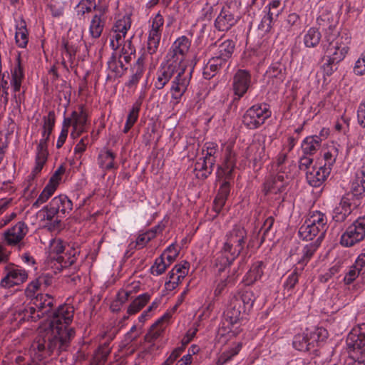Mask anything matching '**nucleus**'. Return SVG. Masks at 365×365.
Wrapping results in <instances>:
<instances>
[{
    "mask_svg": "<svg viewBox=\"0 0 365 365\" xmlns=\"http://www.w3.org/2000/svg\"><path fill=\"white\" fill-rule=\"evenodd\" d=\"M54 299L48 294H38L33 301L40 319L47 316L48 327L41 328L32 342L29 352L34 363L51 356L66 351L75 331L70 327L74 309L65 304L53 310Z\"/></svg>",
    "mask_w": 365,
    "mask_h": 365,
    "instance_id": "nucleus-1",
    "label": "nucleus"
},
{
    "mask_svg": "<svg viewBox=\"0 0 365 365\" xmlns=\"http://www.w3.org/2000/svg\"><path fill=\"white\" fill-rule=\"evenodd\" d=\"M326 62L322 66L324 76H330L337 70L338 64L346 57L349 47L343 37L336 35L327 36L323 43Z\"/></svg>",
    "mask_w": 365,
    "mask_h": 365,
    "instance_id": "nucleus-2",
    "label": "nucleus"
},
{
    "mask_svg": "<svg viewBox=\"0 0 365 365\" xmlns=\"http://www.w3.org/2000/svg\"><path fill=\"white\" fill-rule=\"evenodd\" d=\"M247 233L241 225H235L229 230L225 237L221 251L225 256L220 264L225 267L230 266L247 246Z\"/></svg>",
    "mask_w": 365,
    "mask_h": 365,
    "instance_id": "nucleus-3",
    "label": "nucleus"
},
{
    "mask_svg": "<svg viewBox=\"0 0 365 365\" xmlns=\"http://www.w3.org/2000/svg\"><path fill=\"white\" fill-rule=\"evenodd\" d=\"M328 337V331L323 327L307 329L296 334L292 341L294 349L299 351H315Z\"/></svg>",
    "mask_w": 365,
    "mask_h": 365,
    "instance_id": "nucleus-4",
    "label": "nucleus"
},
{
    "mask_svg": "<svg viewBox=\"0 0 365 365\" xmlns=\"http://www.w3.org/2000/svg\"><path fill=\"white\" fill-rule=\"evenodd\" d=\"M49 256L56 260L61 269L73 265L80 254L78 247L66 244L61 239H52L48 246Z\"/></svg>",
    "mask_w": 365,
    "mask_h": 365,
    "instance_id": "nucleus-5",
    "label": "nucleus"
},
{
    "mask_svg": "<svg viewBox=\"0 0 365 365\" xmlns=\"http://www.w3.org/2000/svg\"><path fill=\"white\" fill-rule=\"evenodd\" d=\"M73 209L72 201L65 195L53 197L43 209V219L52 222L53 228L58 227L59 217H65Z\"/></svg>",
    "mask_w": 365,
    "mask_h": 365,
    "instance_id": "nucleus-6",
    "label": "nucleus"
},
{
    "mask_svg": "<svg viewBox=\"0 0 365 365\" xmlns=\"http://www.w3.org/2000/svg\"><path fill=\"white\" fill-rule=\"evenodd\" d=\"M193 68L182 67L174 77L170 88V104L176 106L180 103L190 83Z\"/></svg>",
    "mask_w": 365,
    "mask_h": 365,
    "instance_id": "nucleus-7",
    "label": "nucleus"
},
{
    "mask_svg": "<svg viewBox=\"0 0 365 365\" xmlns=\"http://www.w3.org/2000/svg\"><path fill=\"white\" fill-rule=\"evenodd\" d=\"M272 115L269 106L258 103L248 108L242 116V123L248 129H257L263 125Z\"/></svg>",
    "mask_w": 365,
    "mask_h": 365,
    "instance_id": "nucleus-8",
    "label": "nucleus"
},
{
    "mask_svg": "<svg viewBox=\"0 0 365 365\" xmlns=\"http://www.w3.org/2000/svg\"><path fill=\"white\" fill-rule=\"evenodd\" d=\"M238 6L235 1L227 2L215 21V27L220 31H227L239 21Z\"/></svg>",
    "mask_w": 365,
    "mask_h": 365,
    "instance_id": "nucleus-9",
    "label": "nucleus"
},
{
    "mask_svg": "<svg viewBox=\"0 0 365 365\" xmlns=\"http://www.w3.org/2000/svg\"><path fill=\"white\" fill-rule=\"evenodd\" d=\"M27 279L28 272L25 269L13 263H9L4 267V277L0 281V287L9 289L23 284Z\"/></svg>",
    "mask_w": 365,
    "mask_h": 365,
    "instance_id": "nucleus-10",
    "label": "nucleus"
},
{
    "mask_svg": "<svg viewBox=\"0 0 365 365\" xmlns=\"http://www.w3.org/2000/svg\"><path fill=\"white\" fill-rule=\"evenodd\" d=\"M63 123L68 128L72 126L71 137L76 139L86 131V126L88 123V114L84 108L81 106L77 110H73L71 113L70 117L65 118Z\"/></svg>",
    "mask_w": 365,
    "mask_h": 365,
    "instance_id": "nucleus-11",
    "label": "nucleus"
},
{
    "mask_svg": "<svg viewBox=\"0 0 365 365\" xmlns=\"http://www.w3.org/2000/svg\"><path fill=\"white\" fill-rule=\"evenodd\" d=\"M365 237V217H359L341 237V244L344 247H351Z\"/></svg>",
    "mask_w": 365,
    "mask_h": 365,
    "instance_id": "nucleus-12",
    "label": "nucleus"
},
{
    "mask_svg": "<svg viewBox=\"0 0 365 365\" xmlns=\"http://www.w3.org/2000/svg\"><path fill=\"white\" fill-rule=\"evenodd\" d=\"M191 41L185 36L178 37L172 44L168 53L169 60L181 62L189 51Z\"/></svg>",
    "mask_w": 365,
    "mask_h": 365,
    "instance_id": "nucleus-13",
    "label": "nucleus"
},
{
    "mask_svg": "<svg viewBox=\"0 0 365 365\" xmlns=\"http://www.w3.org/2000/svg\"><path fill=\"white\" fill-rule=\"evenodd\" d=\"M247 314V312L244 310L241 302L237 299V296L231 298L227 309L224 312L225 320L232 325L243 320Z\"/></svg>",
    "mask_w": 365,
    "mask_h": 365,
    "instance_id": "nucleus-14",
    "label": "nucleus"
},
{
    "mask_svg": "<svg viewBox=\"0 0 365 365\" xmlns=\"http://www.w3.org/2000/svg\"><path fill=\"white\" fill-rule=\"evenodd\" d=\"M251 75L249 71L238 70L236 72L232 81V89L235 96H237L235 99H240L247 93L251 86Z\"/></svg>",
    "mask_w": 365,
    "mask_h": 365,
    "instance_id": "nucleus-15",
    "label": "nucleus"
},
{
    "mask_svg": "<svg viewBox=\"0 0 365 365\" xmlns=\"http://www.w3.org/2000/svg\"><path fill=\"white\" fill-rule=\"evenodd\" d=\"M27 232V225L25 222L20 221L4 232V240L6 245L14 246L19 244Z\"/></svg>",
    "mask_w": 365,
    "mask_h": 365,
    "instance_id": "nucleus-16",
    "label": "nucleus"
},
{
    "mask_svg": "<svg viewBox=\"0 0 365 365\" xmlns=\"http://www.w3.org/2000/svg\"><path fill=\"white\" fill-rule=\"evenodd\" d=\"M351 198L361 199L365 195V163L352 177L350 182Z\"/></svg>",
    "mask_w": 365,
    "mask_h": 365,
    "instance_id": "nucleus-17",
    "label": "nucleus"
},
{
    "mask_svg": "<svg viewBox=\"0 0 365 365\" xmlns=\"http://www.w3.org/2000/svg\"><path fill=\"white\" fill-rule=\"evenodd\" d=\"M330 173L331 168H329L324 167L323 165L319 167L314 166L307 171L306 179L309 185L318 187L325 182Z\"/></svg>",
    "mask_w": 365,
    "mask_h": 365,
    "instance_id": "nucleus-18",
    "label": "nucleus"
},
{
    "mask_svg": "<svg viewBox=\"0 0 365 365\" xmlns=\"http://www.w3.org/2000/svg\"><path fill=\"white\" fill-rule=\"evenodd\" d=\"M346 344L349 348L358 350L362 353L365 348V323L354 329L346 337Z\"/></svg>",
    "mask_w": 365,
    "mask_h": 365,
    "instance_id": "nucleus-19",
    "label": "nucleus"
},
{
    "mask_svg": "<svg viewBox=\"0 0 365 365\" xmlns=\"http://www.w3.org/2000/svg\"><path fill=\"white\" fill-rule=\"evenodd\" d=\"M267 83L277 88L282 84L286 78V68L280 62L272 63L266 71Z\"/></svg>",
    "mask_w": 365,
    "mask_h": 365,
    "instance_id": "nucleus-20",
    "label": "nucleus"
},
{
    "mask_svg": "<svg viewBox=\"0 0 365 365\" xmlns=\"http://www.w3.org/2000/svg\"><path fill=\"white\" fill-rule=\"evenodd\" d=\"M356 207V202L351 201L350 194L344 196L340 203L333 211V219L336 222H344Z\"/></svg>",
    "mask_w": 365,
    "mask_h": 365,
    "instance_id": "nucleus-21",
    "label": "nucleus"
},
{
    "mask_svg": "<svg viewBox=\"0 0 365 365\" xmlns=\"http://www.w3.org/2000/svg\"><path fill=\"white\" fill-rule=\"evenodd\" d=\"M14 309L16 320H18L19 322L29 320L36 322L40 319L33 303L27 304L23 303L19 306L14 305Z\"/></svg>",
    "mask_w": 365,
    "mask_h": 365,
    "instance_id": "nucleus-22",
    "label": "nucleus"
},
{
    "mask_svg": "<svg viewBox=\"0 0 365 365\" xmlns=\"http://www.w3.org/2000/svg\"><path fill=\"white\" fill-rule=\"evenodd\" d=\"M225 148V160L223 165L219 168L225 176V180H228L232 177V171L235 168L236 159L235 154L233 153L234 145L232 143H225L222 145Z\"/></svg>",
    "mask_w": 365,
    "mask_h": 365,
    "instance_id": "nucleus-23",
    "label": "nucleus"
},
{
    "mask_svg": "<svg viewBox=\"0 0 365 365\" xmlns=\"http://www.w3.org/2000/svg\"><path fill=\"white\" fill-rule=\"evenodd\" d=\"M287 175L278 172L274 176H271L264 184V191L267 193H280L284 190Z\"/></svg>",
    "mask_w": 365,
    "mask_h": 365,
    "instance_id": "nucleus-24",
    "label": "nucleus"
},
{
    "mask_svg": "<svg viewBox=\"0 0 365 365\" xmlns=\"http://www.w3.org/2000/svg\"><path fill=\"white\" fill-rule=\"evenodd\" d=\"M175 66L172 63L161 65L156 73L154 86L157 90L163 89L175 74Z\"/></svg>",
    "mask_w": 365,
    "mask_h": 365,
    "instance_id": "nucleus-25",
    "label": "nucleus"
},
{
    "mask_svg": "<svg viewBox=\"0 0 365 365\" xmlns=\"http://www.w3.org/2000/svg\"><path fill=\"white\" fill-rule=\"evenodd\" d=\"M11 79L10 81L11 86L14 93L20 91L22 81L24 78V68L21 64L20 56H19L16 58V63L11 71ZM14 97L16 99L17 95L14 93ZM19 101H21L20 94L18 96Z\"/></svg>",
    "mask_w": 365,
    "mask_h": 365,
    "instance_id": "nucleus-26",
    "label": "nucleus"
},
{
    "mask_svg": "<svg viewBox=\"0 0 365 365\" xmlns=\"http://www.w3.org/2000/svg\"><path fill=\"white\" fill-rule=\"evenodd\" d=\"M48 156V144L43 142H38L36 150L35 166L31 172L33 175L41 173L46 164Z\"/></svg>",
    "mask_w": 365,
    "mask_h": 365,
    "instance_id": "nucleus-27",
    "label": "nucleus"
},
{
    "mask_svg": "<svg viewBox=\"0 0 365 365\" xmlns=\"http://www.w3.org/2000/svg\"><path fill=\"white\" fill-rule=\"evenodd\" d=\"M266 265L262 261H257L252 264L250 270L244 277L243 281L246 285H251L260 279L264 274Z\"/></svg>",
    "mask_w": 365,
    "mask_h": 365,
    "instance_id": "nucleus-28",
    "label": "nucleus"
},
{
    "mask_svg": "<svg viewBox=\"0 0 365 365\" xmlns=\"http://www.w3.org/2000/svg\"><path fill=\"white\" fill-rule=\"evenodd\" d=\"M305 221L321 230V237H324L326 231L328 229V220L325 214L320 211H314Z\"/></svg>",
    "mask_w": 365,
    "mask_h": 365,
    "instance_id": "nucleus-29",
    "label": "nucleus"
},
{
    "mask_svg": "<svg viewBox=\"0 0 365 365\" xmlns=\"http://www.w3.org/2000/svg\"><path fill=\"white\" fill-rule=\"evenodd\" d=\"M105 24L106 18L103 12L93 16L89 26V34L92 38L96 39L101 36Z\"/></svg>",
    "mask_w": 365,
    "mask_h": 365,
    "instance_id": "nucleus-30",
    "label": "nucleus"
},
{
    "mask_svg": "<svg viewBox=\"0 0 365 365\" xmlns=\"http://www.w3.org/2000/svg\"><path fill=\"white\" fill-rule=\"evenodd\" d=\"M321 138L318 135L305 138L301 144L302 153L304 155H313L321 147Z\"/></svg>",
    "mask_w": 365,
    "mask_h": 365,
    "instance_id": "nucleus-31",
    "label": "nucleus"
},
{
    "mask_svg": "<svg viewBox=\"0 0 365 365\" xmlns=\"http://www.w3.org/2000/svg\"><path fill=\"white\" fill-rule=\"evenodd\" d=\"M55 120V113L53 110L49 111L47 115L43 117L41 138L39 140V142L48 144L50 135L54 128Z\"/></svg>",
    "mask_w": 365,
    "mask_h": 365,
    "instance_id": "nucleus-32",
    "label": "nucleus"
},
{
    "mask_svg": "<svg viewBox=\"0 0 365 365\" xmlns=\"http://www.w3.org/2000/svg\"><path fill=\"white\" fill-rule=\"evenodd\" d=\"M299 235L304 240H312L314 237H317L315 242H319V243L324 239V237H321V230L317 229V227L309 225L307 221L300 227Z\"/></svg>",
    "mask_w": 365,
    "mask_h": 365,
    "instance_id": "nucleus-33",
    "label": "nucleus"
},
{
    "mask_svg": "<svg viewBox=\"0 0 365 365\" xmlns=\"http://www.w3.org/2000/svg\"><path fill=\"white\" fill-rule=\"evenodd\" d=\"M226 63L213 56L203 68V76L206 79L214 77L225 66Z\"/></svg>",
    "mask_w": 365,
    "mask_h": 365,
    "instance_id": "nucleus-34",
    "label": "nucleus"
},
{
    "mask_svg": "<svg viewBox=\"0 0 365 365\" xmlns=\"http://www.w3.org/2000/svg\"><path fill=\"white\" fill-rule=\"evenodd\" d=\"M132 25L130 15L125 14L118 16L111 29V33H121L126 35Z\"/></svg>",
    "mask_w": 365,
    "mask_h": 365,
    "instance_id": "nucleus-35",
    "label": "nucleus"
},
{
    "mask_svg": "<svg viewBox=\"0 0 365 365\" xmlns=\"http://www.w3.org/2000/svg\"><path fill=\"white\" fill-rule=\"evenodd\" d=\"M235 47V42L232 40L227 39L218 46L214 56L227 63L233 53Z\"/></svg>",
    "mask_w": 365,
    "mask_h": 365,
    "instance_id": "nucleus-36",
    "label": "nucleus"
},
{
    "mask_svg": "<svg viewBox=\"0 0 365 365\" xmlns=\"http://www.w3.org/2000/svg\"><path fill=\"white\" fill-rule=\"evenodd\" d=\"M108 68L110 72V76L117 78L123 75L127 70V67L123 63L121 58H118L115 55H112L108 61Z\"/></svg>",
    "mask_w": 365,
    "mask_h": 365,
    "instance_id": "nucleus-37",
    "label": "nucleus"
},
{
    "mask_svg": "<svg viewBox=\"0 0 365 365\" xmlns=\"http://www.w3.org/2000/svg\"><path fill=\"white\" fill-rule=\"evenodd\" d=\"M168 319V316L164 315L152 325L149 332L146 335V338L148 341L155 340L161 336L166 327V321Z\"/></svg>",
    "mask_w": 365,
    "mask_h": 365,
    "instance_id": "nucleus-38",
    "label": "nucleus"
},
{
    "mask_svg": "<svg viewBox=\"0 0 365 365\" xmlns=\"http://www.w3.org/2000/svg\"><path fill=\"white\" fill-rule=\"evenodd\" d=\"M322 35L314 27L309 28L303 36L304 45L307 48H315L320 43Z\"/></svg>",
    "mask_w": 365,
    "mask_h": 365,
    "instance_id": "nucleus-39",
    "label": "nucleus"
},
{
    "mask_svg": "<svg viewBox=\"0 0 365 365\" xmlns=\"http://www.w3.org/2000/svg\"><path fill=\"white\" fill-rule=\"evenodd\" d=\"M15 39L16 44L21 48H25L29 42V32L24 20L16 25Z\"/></svg>",
    "mask_w": 365,
    "mask_h": 365,
    "instance_id": "nucleus-40",
    "label": "nucleus"
},
{
    "mask_svg": "<svg viewBox=\"0 0 365 365\" xmlns=\"http://www.w3.org/2000/svg\"><path fill=\"white\" fill-rule=\"evenodd\" d=\"M321 243L319 242H314L306 245L302 250V256L298 261V264L302 265L301 270L308 263L312 257L317 250L319 248Z\"/></svg>",
    "mask_w": 365,
    "mask_h": 365,
    "instance_id": "nucleus-41",
    "label": "nucleus"
},
{
    "mask_svg": "<svg viewBox=\"0 0 365 365\" xmlns=\"http://www.w3.org/2000/svg\"><path fill=\"white\" fill-rule=\"evenodd\" d=\"M217 148V145L213 142H207L203 146L202 150V154L203 156L202 158L207 160V162L210 166L211 165L215 164Z\"/></svg>",
    "mask_w": 365,
    "mask_h": 365,
    "instance_id": "nucleus-42",
    "label": "nucleus"
},
{
    "mask_svg": "<svg viewBox=\"0 0 365 365\" xmlns=\"http://www.w3.org/2000/svg\"><path fill=\"white\" fill-rule=\"evenodd\" d=\"M151 295L148 292L138 295L128 308L129 314H135L138 312L150 299Z\"/></svg>",
    "mask_w": 365,
    "mask_h": 365,
    "instance_id": "nucleus-43",
    "label": "nucleus"
},
{
    "mask_svg": "<svg viewBox=\"0 0 365 365\" xmlns=\"http://www.w3.org/2000/svg\"><path fill=\"white\" fill-rule=\"evenodd\" d=\"M161 33L157 31H148L147 48L146 51L150 55L156 53L161 39Z\"/></svg>",
    "mask_w": 365,
    "mask_h": 365,
    "instance_id": "nucleus-44",
    "label": "nucleus"
},
{
    "mask_svg": "<svg viewBox=\"0 0 365 365\" xmlns=\"http://www.w3.org/2000/svg\"><path fill=\"white\" fill-rule=\"evenodd\" d=\"M114 153L108 150H102L98 155V163L99 166L105 170H110L114 167Z\"/></svg>",
    "mask_w": 365,
    "mask_h": 365,
    "instance_id": "nucleus-45",
    "label": "nucleus"
},
{
    "mask_svg": "<svg viewBox=\"0 0 365 365\" xmlns=\"http://www.w3.org/2000/svg\"><path fill=\"white\" fill-rule=\"evenodd\" d=\"M215 165H210L207 160L202 158H199L195 165V170L197 171V177L201 179L207 178L212 172Z\"/></svg>",
    "mask_w": 365,
    "mask_h": 365,
    "instance_id": "nucleus-46",
    "label": "nucleus"
},
{
    "mask_svg": "<svg viewBox=\"0 0 365 365\" xmlns=\"http://www.w3.org/2000/svg\"><path fill=\"white\" fill-rule=\"evenodd\" d=\"M140 106L141 103L138 101L135 102L132 106L123 130L124 133H127L137 121L139 115V111L140 110Z\"/></svg>",
    "mask_w": 365,
    "mask_h": 365,
    "instance_id": "nucleus-47",
    "label": "nucleus"
},
{
    "mask_svg": "<svg viewBox=\"0 0 365 365\" xmlns=\"http://www.w3.org/2000/svg\"><path fill=\"white\" fill-rule=\"evenodd\" d=\"M57 187H58L48 182L38 197L33 203L32 207L38 208L40 205L45 203L53 195Z\"/></svg>",
    "mask_w": 365,
    "mask_h": 365,
    "instance_id": "nucleus-48",
    "label": "nucleus"
},
{
    "mask_svg": "<svg viewBox=\"0 0 365 365\" xmlns=\"http://www.w3.org/2000/svg\"><path fill=\"white\" fill-rule=\"evenodd\" d=\"M57 187H58L48 182L38 197L33 203L32 207L38 208L40 205L45 203L53 195Z\"/></svg>",
    "mask_w": 365,
    "mask_h": 365,
    "instance_id": "nucleus-49",
    "label": "nucleus"
},
{
    "mask_svg": "<svg viewBox=\"0 0 365 365\" xmlns=\"http://www.w3.org/2000/svg\"><path fill=\"white\" fill-rule=\"evenodd\" d=\"M57 187H58L48 182L38 197L33 203L32 207L38 208L40 205L45 203L53 195Z\"/></svg>",
    "mask_w": 365,
    "mask_h": 365,
    "instance_id": "nucleus-50",
    "label": "nucleus"
},
{
    "mask_svg": "<svg viewBox=\"0 0 365 365\" xmlns=\"http://www.w3.org/2000/svg\"><path fill=\"white\" fill-rule=\"evenodd\" d=\"M237 299L241 302L244 310L248 312L252 308L256 297L253 291L249 289L244 290L240 297H237Z\"/></svg>",
    "mask_w": 365,
    "mask_h": 365,
    "instance_id": "nucleus-51",
    "label": "nucleus"
},
{
    "mask_svg": "<svg viewBox=\"0 0 365 365\" xmlns=\"http://www.w3.org/2000/svg\"><path fill=\"white\" fill-rule=\"evenodd\" d=\"M109 354L110 349L106 344L100 346L95 352L90 365H106Z\"/></svg>",
    "mask_w": 365,
    "mask_h": 365,
    "instance_id": "nucleus-52",
    "label": "nucleus"
},
{
    "mask_svg": "<svg viewBox=\"0 0 365 365\" xmlns=\"http://www.w3.org/2000/svg\"><path fill=\"white\" fill-rule=\"evenodd\" d=\"M168 267L169 264H166L165 261V253H163L155 259L150 267V273L154 276H159L164 273Z\"/></svg>",
    "mask_w": 365,
    "mask_h": 365,
    "instance_id": "nucleus-53",
    "label": "nucleus"
},
{
    "mask_svg": "<svg viewBox=\"0 0 365 365\" xmlns=\"http://www.w3.org/2000/svg\"><path fill=\"white\" fill-rule=\"evenodd\" d=\"M96 9V0H81L76 6V15L81 18L86 14L91 12Z\"/></svg>",
    "mask_w": 365,
    "mask_h": 365,
    "instance_id": "nucleus-54",
    "label": "nucleus"
},
{
    "mask_svg": "<svg viewBox=\"0 0 365 365\" xmlns=\"http://www.w3.org/2000/svg\"><path fill=\"white\" fill-rule=\"evenodd\" d=\"M279 14L280 10H277V11H267L259 24V29L264 32H269L272 29V24L273 20L276 19Z\"/></svg>",
    "mask_w": 365,
    "mask_h": 365,
    "instance_id": "nucleus-55",
    "label": "nucleus"
},
{
    "mask_svg": "<svg viewBox=\"0 0 365 365\" xmlns=\"http://www.w3.org/2000/svg\"><path fill=\"white\" fill-rule=\"evenodd\" d=\"M339 155V150L335 145H331L329 148L324 152L323 156L324 159V167H327L332 169V166L336 162V158Z\"/></svg>",
    "mask_w": 365,
    "mask_h": 365,
    "instance_id": "nucleus-56",
    "label": "nucleus"
},
{
    "mask_svg": "<svg viewBox=\"0 0 365 365\" xmlns=\"http://www.w3.org/2000/svg\"><path fill=\"white\" fill-rule=\"evenodd\" d=\"M164 25V18L159 11L154 16L151 17L149 21L148 30L161 33Z\"/></svg>",
    "mask_w": 365,
    "mask_h": 365,
    "instance_id": "nucleus-57",
    "label": "nucleus"
},
{
    "mask_svg": "<svg viewBox=\"0 0 365 365\" xmlns=\"http://www.w3.org/2000/svg\"><path fill=\"white\" fill-rule=\"evenodd\" d=\"M44 284L45 286L48 284L44 277H39L35 280L31 281L27 286L25 294L27 297H32L36 294L39 287Z\"/></svg>",
    "mask_w": 365,
    "mask_h": 365,
    "instance_id": "nucleus-58",
    "label": "nucleus"
},
{
    "mask_svg": "<svg viewBox=\"0 0 365 365\" xmlns=\"http://www.w3.org/2000/svg\"><path fill=\"white\" fill-rule=\"evenodd\" d=\"M235 279L233 277V276H227L225 279H220V280L215 281V288H214V296L215 297H219L225 287L227 286L230 283H235Z\"/></svg>",
    "mask_w": 365,
    "mask_h": 365,
    "instance_id": "nucleus-59",
    "label": "nucleus"
},
{
    "mask_svg": "<svg viewBox=\"0 0 365 365\" xmlns=\"http://www.w3.org/2000/svg\"><path fill=\"white\" fill-rule=\"evenodd\" d=\"M299 274L300 272H299L297 268L294 269L293 272L287 277L284 283V289L288 292L292 291L299 281Z\"/></svg>",
    "mask_w": 365,
    "mask_h": 365,
    "instance_id": "nucleus-60",
    "label": "nucleus"
},
{
    "mask_svg": "<svg viewBox=\"0 0 365 365\" xmlns=\"http://www.w3.org/2000/svg\"><path fill=\"white\" fill-rule=\"evenodd\" d=\"M189 269L190 264L184 261L180 264H175L169 273H171L173 275H178L180 277H185L189 272Z\"/></svg>",
    "mask_w": 365,
    "mask_h": 365,
    "instance_id": "nucleus-61",
    "label": "nucleus"
},
{
    "mask_svg": "<svg viewBox=\"0 0 365 365\" xmlns=\"http://www.w3.org/2000/svg\"><path fill=\"white\" fill-rule=\"evenodd\" d=\"M89 143L88 135L83 137L74 148V154L78 160H80L82 154L86 151Z\"/></svg>",
    "mask_w": 365,
    "mask_h": 365,
    "instance_id": "nucleus-62",
    "label": "nucleus"
},
{
    "mask_svg": "<svg viewBox=\"0 0 365 365\" xmlns=\"http://www.w3.org/2000/svg\"><path fill=\"white\" fill-rule=\"evenodd\" d=\"M125 36L126 35L121 33H111V37L110 39V46L111 48L116 51L120 48L125 41Z\"/></svg>",
    "mask_w": 365,
    "mask_h": 365,
    "instance_id": "nucleus-63",
    "label": "nucleus"
},
{
    "mask_svg": "<svg viewBox=\"0 0 365 365\" xmlns=\"http://www.w3.org/2000/svg\"><path fill=\"white\" fill-rule=\"evenodd\" d=\"M354 73L357 76H362L365 73V51L356 61L354 67Z\"/></svg>",
    "mask_w": 365,
    "mask_h": 365,
    "instance_id": "nucleus-64",
    "label": "nucleus"
}]
</instances>
